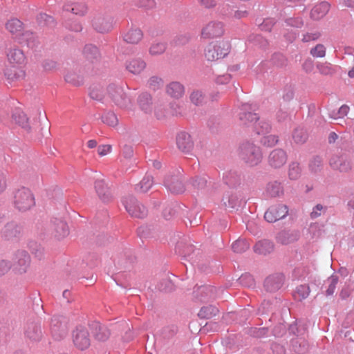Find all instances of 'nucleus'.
<instances>
[{
  "label": "nucleus",
  "instance_id": "obj_1",
  "mask_svg": "<svg viewBox=\"0 0 354 354\" xmlns=\"http://www.w3.org/2000/svg\"><path fill=\"white\" fill-rule=\"evenodd\" d=\"M238 156L243 163L250 167L259 165L263 158L261 148L251 141H244L239 145Z\"/></svg>",
  "mask_w": 354,
  "mask_h": 354
},
{
  "label": "nucleus",
  "instance_id": "obj_2",
  "mask_svg": "<svg viewBox=\"0 0 354 354\" xmlns=\"http://www.w3.org/2000/svg\"><path fill=\"white\" fill-rule=\"evenodd\" d=\"M14 205L21 212L30 209L35 205L33 194L28 188L24 187L17 189L14 193Z\"/></svg>",
  "mask_w": 354,
  "mask_h": 354
},
{
  "label": "nucleus",
  "instance_id": "obj_3",
  "mask_svg": "<svg viewBox=\"0 0 354 354\" xmlns=\"http://www.w3.org/2000/svg\"><path fill=\"white\" fill-rule=\"evenodd\" d=\"M230 48V44L226 41L211 42L205 49V57L209 62L223 59L229 54Z\"/></svg>",
  "mask_w": 354,
  "mask_h": 354
},
{
  "label": "nucleus",
  "instance_id": "obj_4",
  "mask_svg": "<svg viewBox=\"0 0 354 354\" xmlns=\"http://www.w3.org/2000/svg\"><path fill=\"white\" fill-rule=\"evenodd\" d=\"M107 95L116 106L121 108H126L131 103L122 84H110L107 87Z\"/></svg>",
  "mask_w": 354,
  "mask_h": 354
},
{
  "label": "nucleus",
  "instance_id": "obj_5",
  "mask_svg": "<svg viewBox=\"0 0 354 354\" xmlns=\"http://www.w3.org/2000/svg\"><path fill=\"white\" fill-rule=\"evenodd\" d=\"M257 106L255 104L243 103L239 107L238 117L244 125H250L259 119L256 113Z\"/></svg>",
  "mask_w": 354,
  "mask_h": 354
},
{
  "label": "nucleus",
  "instance_id": "obj_6",
  "mask_svg": "<svg viewBox=\"0 0 354 354\" xmlns=\"http://www.w3.org/2000/svg\"><path fill=\"white\" fill-rule=\"evenodd\" d=\"M164 185L171 193L182 194L185 190V185L183 183L182 175L179 170H176L167 175L164 180Z\"/></svg>",
  "mask_w": 354,
  "mask_h": 354
},
{
  "label": "nucleus",
  "instance_id": "obj_7",
  "mask_svg": "<svg viewBox=\"0 0 354 354\" xmlns=\"http://www.w3.org/2000/svg\"><path fill=\"white\" fill-rule=\"evenodd\" d=\"M127 212L133 217L144 218L147 214L146 207L140 204L133 196H129L122 201Z\"/></svg>",
  "mask_w": 354,
  "mask_h": 354
},
{
  "label": "nucleus",
  "instance_id": "obj_8",
  "mask_svg": "<svg viewBox=\"0 0 354 354\" xmlns=\"http://www.w3.org/2000/svg\"><path fill=\"white\" fill-rule=\"evenodd\" d=\"M14 270L19 274H24L30 263V257L28 252L24 250H17L12 259Z\"/></svg>",
  "mask_w": 354,
  "mask_h": 354
},
{
  "label": "nucleus",
  "instance_id": "obj_9",
  "mask_svg": "<svg viewBox=\"0 0 354 354\" xmlns=\"http://www.w3.org/2000/svg\"><path fill=\"white\" fill-rule=\"evenodd\" d=\"M50 333L55 340H60L66 335L67 326L64 317L55 315L51 318Z\"/></svg>",
  "mask_w": 354,
  "mask_h": 354
},
{
  "label": "nucleus",
  "instance_id": "obj_10",
  "mask_svg": "<svg viewBox=\"0 0 354 354\" xmlns=\"http://www.w3.org/2000/svg\"><path fill=\"white\" fill-rule=\"evenodd\" d=\"M92 26L97 32H109L113 27V18L109 15H97L92 20Z\"/></svg>",
  "mask_w": 354,
  "mask_h": 354
},
{
  "label": "nucleus",
  "instance_id": "obj_11",
  "mask_svg": "<svg viewBox=\"0 0 354 354\" xmlns=\"http://www.w3.org/2000/svg\"><path fill=\"white\" fill-rule=\"evenodd\" d=\"M73 342L74 345L80 350L88 348L91 344V339L88 330L79 326L73 332Z\"/></svg>",
  "mask_w": 354,
  "mask_h": 354
},
{
  "label": "nucleus",
  "instance_id": "obj_12",
  "mask_svg": "<svg viewBox=\"0 0 354 354\" xmlns=\"http://www.w3.org/2000/svg\"><path fill=\"white\" fill-rule=\"evenodd\" d=\"M288 214V208L286 205L277 204L268 209L265 212L264 218L269 223H274L285 218Z\"/></svg>",
  "mask_w": 354,
  "mask_h": 354
},
{
  "label": "nucleus",
  "instance_id": "obj_13",
  "mask_svg": "<svg viewBox=\"0 0 354 354\" xmlns=\"http://www.w3.org/2000/svg\"><path fill=\"white\" fill-rule=\"evenodd\" d=\"M288 155L282 149H274L272 150L268 156V164L272 169L281 168L287 162Z\"/></svg>",
  "mask_w": 354,
  "mask_h": 354
},
{
  "label": "nucleus",
  "instance_id": "obj_14",
  "mask_svg": "<svg viewBox=\"0 0 354 354\" xmlns=\"http://www.w3.org/2000/svg\"><path fill=\"white\" fill-rule=\"evenodd\" d=\"M49 231L57 239H63L69 234V229L66 223L57 218H54L50 221Z\"/></svg>",
  "mask_w": 354,
  "mask_h": 354
},
{
  "label": "nucleus",
  "instance_id": "obj_15",
  "mask_svg": "<svg viewBox=\"0 0 354 354\" xmlns=\"http://www.w3.org/2000/svg\"><path fill=\"white\" fill-rule=\"evenodd\" d=\"M223 33V24L221 22L211 21L203 28L201 36L205 39H212L221 37Z\"/></svg>",
  "mask_w": 354,
  "mask_h": 354
},
{
  "label": "nucleus",
  "instance_id": "obj_16",
  "mask_svg": "<svg viewBox=\"0 0 354 354\" xmlns=\"http://www.w3.org/2000/svg\"><path fill=\"white\" fill-rule=\"evenodd\" d=\"M288 331L290 334L299 336L300 335L299 328L297 324L290 325ZM292 346L295 352L303 353L307 350V344L304 339L297 337L291 340Z\"/></svg>",
  "mask_w": 354,
  "mask_h": 354
},
{
  "label": "nucleus",
  "instance_id": "obj_17",
  "mask_svg": "<svg viewBox=\"0 0 354 354\" xmlns=\"http://www.w3.org/2000/svg\"><path fill=\"white\" fill-rule=\"evenodd\" d=\"M284 279V275L281 273L270 275L266 279L264 287L268 292H275L282 287Z\"/></svg>",
  "mask_w": 354,
  "mask_h": 354
},
{
  "label": "nucleus",
  "instance_id": "obj_18",
  "mask_svg": "<svg viewBox=\"0 0 354 354\" xmlns=\"http://www.w3.org/2000/svg\"><path fill=\"white\" fill-rule=\"evenodd\" d=\"M21 227L17 223L12 221L8 223L1 231V237L5 240H13L19 236Z\"/></svg>",
  "mask_w": 354,
  "mask_h": 354
},
{
  "label": "nucleus",
  "instance_id": "obj_19",
  "mask_svg": "<svg viewBox=\"0 0 354 354\" xmlns=\"http://www.w3.org/2000/svg\"><path fill=\"white\" fill-rule=\"evenodd\" d=\"M176 145L178 148L185 153H189L193 147L194 142L191 136L185 131H181L176 136Z\"/></svg>",
  "mask_w": 354,
  "mask_h": 354
},
{
  "label": "nucleus",
  "instance_id": "obj_20",
  "mask_svg": "<svg viewBox=\"0 0 354 354\" xmlns=\"http://www.w3.org/2000/svg\"><path fill=\"white\" fill-rule=\"evenodd\" d=\"M6 55L8 61L13 66H20L26 62V56L23 50L17 47L9 48Z\"/></svg>",
  "mask_w": 354,
  "mask_h": 354
},
{
  "label": "nucleus",
  "instance_id": "obj_21",
  "mask_svg": "<svg viewBox=\"0 0 354 354\" xmlns=\"http://www.w3.org/2000/svg\"><path fill=\"white\" fill-rule=\"evenodd\" d=\"M25 336L31 342H38L41 339L42 332L39 324L28 322L25 327Z\"/></svg>",
  "mask_w": 354,
  "mask_h": 354
},
{
  "label": "nucleus",
  "instance_id": "obj_22",
  "mask_svg": "<svg viewBox=\"0 0 354 354\" xmlns=\"http://www.w3.org/2000/svg\"><path fill=\"white\" fill-rule=\"evenodd\" d=\"M95 189L99 198L104 202H109L112 195L109 190L108 185L105 183L104 180H96L94 183Z\"/></svg>",
  "mask_w": 354,
  "mask_h": 354
},
{
  "label": "nucleus",
  "instance_id": "obj_23",
  "mask_svg": "<svg viewBox=\"0 0 354 354\" xmlns=\"http://www.w3.org/2000/svg\"><path fill=\"white\" fill-rule=\"evenodd\" d=\"M313 269V265L308 262L302 263L297 266L292 272L295 279L304 280L310 277V274Z\"/></svg>",
  "mask_w": 354,
  "mask_h": 354
},
{
  "label": "nucleus",
  "instance_id": "obj_24",
  "mask_svg": "<svg viewBox=\"0 0 354 354\" xmlns=\"http://www.w3.org/2000/svg\"><path fill=\"white\" fill-rule=\"evenodd\" d=\"M284 194L282 183L279 180H272L266 185V194L271 198H277L283 196Z\"/></svg>",
  "mask_w": 354,
  "mask_h": 354
},
{
  "label": "nucleus",
  "instance_id": "obj_25",
  "mask_svg": "<svg viewBox=\"0 0 354 354\" xmlns=\"http://www.w3.org/2000/svg\"><path fill=\"white\" fill-rule=\"evenodd\" d=\"M330 166L341 172H347L351 169L350 160L344 156H334L330 160Z\"/></svg>",
  "mask_w": 354,
  "mask_h": 354
},
{
  "label": "nucleus",
  "instance_id": "obj_26",
  "mask_svg": "<svg viewBox=\"0 0 354 354\" xmlns=\"http://www.w3.org/2000/svg\"><path fill=\"white\" fill-rule=\"evenodd\" d=\"M242 180L241 173L236 170L227 171L223 174V180L230 187H234L241 184Z\"/></svg>",
  "mask_w": 354,
  "mask_h": 354
},
{
  "label": "nucleus",
  "instance_id": "obj_27",
  "mask_svg": "<svg viewBox=\"0 0 354 354\" xmlns=\"http://www.w3.org/2000/svg\"><path fill=\"white\" fill-rule=\"evenodd\" d=\"M146 67L145 62L140 58H134L126 63L127 70L132 74H140Z\"/></svg>",
  "mask_w": 354,
  "mask_h": 354
},
{
  "label": "nucleus",
  "instance_id": "obj_28",
  "mask_svg": "<svg viewBox=\"0 0 354 354\" xmlns=\"http://www.w3.org/2000/svg\"><path fill=\"white\" fill-rule=\"evenodd\" d=\"M167 93L174 98H180L185 93V87L179 82H171L166 86Z\"/></svg>",
  "mask_w": 354,
  "mask_h": 354
},
{
  "label": "nucleus",
  "instance_id": "obj_29",
  "mask_svg": "<svg viewBox=\"0 0 354 354\" xmlns=\"http://www.w3.org/2000/svg\"><path fill=\"white\" fill-rule=\"evenodd\" d=\"M329 9V3L322 1L313 8L310 12V17L314 20H319L328 13Z\"/></svg>",
  "mask_w": 354,
  "mask_h": 354
},
{
  "label": "nucleus",
  "instance_id": "obj_30",
  "mask_svg": "<svg viewBox=\"0 0 354 354\" xmlns=\"http://www.w3.org/2000/svg\"><path fill=\"white\" fill-rule=\"evenodd\" d=\"M299 235L297 232L290 230H283L278 233L276 239L277 242L288 245L298 239Z\"/></svg>",
  "mask_w": 354,
  "mask_h": 354
},
{
  "label": "nucleus",
  "instance_id": "obj_31",
  "mask_svg": "<svg viewBox=\"0 0 354 354\" xmlns=\"http://www.w3.org/2000/svg\"><path fill=\"white\" fill-rule=\"evenodd\" d=\"M94 337L100 341L106 340L110 335L109 329L99 322H94L91 325Z\"/></svg>",
  "mask_w": 354,
  "mask_h": 354
},
{
  "label": "nucleus",
  "instance_id": "obj_32",
  "mask_svg": "<svg viewBox=\"0 0 354 354\" xmlns=\"http://www.w3.org/2000/svg\"><path fill=\"white\" fill-rule=\"evenodd\" d=\"M274 250V243L267 239L258 241L254 246V251L259 254H267Z\"/></svg>",
  "mask_w": 354,
  "mask_h": 354
},
{
  "label": "nucleus",
  "instance_id": "obj_33",
  "mask_svg": "<svg viewBox=\"0 0 354 354\" xmlns=\"http://www.w3.org/2000/svg\"><path fill=\"white\" fill-rule=\"evenodd\" d=\"M12 119L26 131H29L30 130L28 119L24 112L21 109H17L15 110L12 113Z\"/></svg>",
  "mask_w": 354,
  "mask_h": 354
},
{
  "label": "nucleus",
  "instance_id": "obj_34",
  "mask_svg": "<svg viewBox=\"0 0 354 354\" xmlns=\"http://www.w3.org/2000/svg\"><path fill=\"white\" fill-rule=\"evenodd\" d=\"M21 44H26L28 48H33L37 45V40L33 32L25 31L17 38Z\"/></svg>",
  "mask_w": 354,
  "mask_h": 354
},
{
  "label": "nucleus",
  "instance_id": "obj_35",
  "mask_svg": "<svg viewBox=\"0 0 354 354\" xmlns=\"http://www.w3.org/2000/svg\"><path fill=\"white\" fill-rule=\"evenodd\" d=\"M138 103L144 112L148 113L152 111V98L149 93H141L138 97Z\"/></svg>",
  "mask_w": 354,
  "mask_h": 354
},
{
  "label": "nucleus",
  "instance_id": "obj_36",
  "mask_svg": "<svg viewBox=\"0 0 354 354\" xmlns=\"http://www.w3.org/2000/svg\"><path fill=\"white\" fill-rule=\"evenodd\" d=\"M6 28L12 35L18 37L21 35V31L23 29V23L19 19L13 18L7 21Z\"/></svg>",
  "mask_w": 354,
  "mask_h": 354
},
{
  "label": "nucleus",
  "instance_id": "obj_37",
  "mask_svg": "<svg viewBox=\"0 0 354 354\" xmlns=\"http://www.w3.org/2000/svg\"><path fill=\"white\" fill-rule=\"evenodd\" d=\"M142 32L139 28H131L127 32L124 36L123 39L127 43L137 44L142 38Z\"/></svg>",
  "mask_w": 354,
  "mask_h": 354
},
{
  "label": "nucleus",
  "instance_id": "obj_38",
  "mask_svg": "<svg viewBox=\"0 0 354 354\" xmlns=\"http://www.w3.org/2000/svg\"><path fill=\"white\" fill-rule=\"evenodd\" d=\"M83 54L86 59L91 62L97 60L100 57V52L98 48L92 44H86L84 46Z\"/></svg>",
  "mask_w": 354,
  "mask_h": 354
},
{
  "label": "nucleus",
  "instance_id": "obj_39",
  "mask_svg": "<svg viewBox=\"0 0 354 354\" xmlns=\"http://www.w3.org/2000/svg\"><path fill=\"white\" fill-rule=\"evenodd\" d=\"M15 66L12 65L11 68H7L5 71V75L10 82L23 78L25 75V73L23 70Z\"/></svg>",
  "mask_w": 354,
  "mask_h": 354
},
{
  "label": "nucleus",
  "instance_id": "obj_40",
  "mask_svg": "<svg viewBox=\"0 0 354 354\" xmlns=\"http://www.w3.org/2000/svg\"><path fill=\"white\" fill-rule=\"evenodd\" d=\"M153 184V177L149 174H146L139 184L136 185L135 189L137 192L145 193L150 189Z\"/></svg>",
  "mask_w": 354,
  "mask_h": 354
},
{
  "label": "nucleus",
  "instance_id": "obj_41",
  "mask_svg": "<svg viewBox=\"0 0 354 354\" xmlns=\"http://www.w3.org/2000/svg\"><path fill=\"white\" fill-rule=\"evenodd\" d=\"M301 174V168L297 162H291L288 165V176L290 180H298Z\"/></svg>",
  "mask_w": 354,
  "mask_h": 354
},
{
  "label": "nucleus",
  "instance_id": "obj_42",
  "mask_svg": "<svg viewBox=\"0 0 354 354\" xmlns=\"http://www.w3.org/2000/svg\"><path fill=\"white\" fill-rule=\"evenodd\" d=\"M254 128L257 134H266L270 132L271 125L269 122L259 118L254 122Z\"/></svg>",
  "mask_w": 354,
  "mask_h": 354
},
{
  "label": "nucleus",
  "instance_id": "obj_43",
  "mask_svg": "<svg viewBox=\"0 0 354 354\" xmlns=\"http://www.w3.org/2000/svg\"><path fill=\"white\" fill-rule=\"evenodd\" d=\"M167 42L165 41H154L149 48V53L152 56L162 54L167 49Z\"/></svg>",
  "mask_w": 354,
  "mask_h": 354
},
{
  "label": "nucleus",
  "instance_id": "obj_44",
  "mask_svg": "<svg viewBox=\"0 0 354 354\" xmlns=\"http://www.w3.org/2000/svg\"><path fill=\"white\" fill-rule=\"evenodd\" d=\"M201 294V301H205L206 299H214L216 296V288L210 286H201L199 288Z\"/></svg>",
  "mask_w": 354,
  "mask_h": 354
},
{
  "label": "nucleus",
  "instance_id": "obj_45",
  "mask_svg": "<svg viewBox=\"0 0 354 354\" xmlns=\"http://www.w3.org/2000/svg\"><path fill=\"white\" fill-rule=\"evenodd\" d=\"M218 312V310L216 306L209 305L202 307L198 313V316L202 319H209L215 316Z\"/></svg>",
  "mask_w": 354,
  "mask_h": 354
},
{
  "label": "nucleus",
  "instance_id": "obj_46",
  "mask_svg": "<svg viewBox=\"0 0 354 354\" xmlns=\"http://www.w3.org/2000/svg\"><path fill=\"white\" fill-rule=\"evenodd\" d=\"M310 294V288L308 285H300L297 287L295 292L294 297L295 299L302 301L306 299Z\"/></svg>",
  "mask_w": 354,
  "mask_h": 354
},
{
  "label": "nucleus",
  "instance_id": "obj_47",
  "mask_svg": "<svg viewBox=\"0 0 354 354\" xmlns=\"http://www.w3.org/2000/svg\"><path fill=\"white\" fill-rule=\"evenodd\" d=\"M65 80L66 82L71 84L74 86H80L83 84L84 77L82 75L76 73L74 71L68 72L65 75Z\"/></svg>",
  "mask_w": 354,
  "mask_h": 354
},
{
  "label": "nucleus",
  "instance_id": "obj_48",
  "mask_svg": "<svg viewBox=\"0 0 354 354\" xmlns=\"http://www.w3.org/2000/svg\"><path fill=\"white\" fill-rule=\"evenodd\" d=\"M102 121L108 126L114 127L118 124V119L116 115L112 111L105 112L102 115Z\"/></svg>",
  "mask_w": 354,
  "mask_h": 354
},
{
  "label": "nucleus",
  "instance_id": "obj_49",
  "mask_svg": "<svg viewBox=\"0 0 354 354\" xmlns=\"http://www.w3.org/2000/svg\"><path fill=\"white\" fill-rule=\"evenodd\" d=\"M292 138L295 142L297 144H303L306 141L308 135L304 129L301 127H297L294 130L292 133Z\"/></svg>",
  "mask_w": 354,
  "mask_h": 354
},
{
  "label": "nucleus",
  "instance_id": "obj_50",
  "mask_svg": "<svg viewBox=\"0 0 354 354\" xmlns=\"http://www.w3.org/2000/svg\"><path fill=\"white\" fill-rule=\"evenodd\" d=\"M250 248V243L245 239H239L232 243V248L234 252L242 253Z\"/></svg>",
  "mask_w": 354,
  "mask_h": 354
},
{
  "label": "nucleus",
  "instance_id": "obj_51",
  "mask_svg": "<svg viewBox=\"0 0 354 354\" xmlns=\"http://www.w3.org/2000/svg\"><path fill=\"white\" fill-rule=\"evenodd\" d=\"M64 10L66 11L71 10L75 15H84L86 12L87 8L84 3H80L73 5L71 8L68 5L64 6Z\"/></svg>",
  "mask_w": 354,
  "mask_h": 354
},
{
  "label": "nucleus",
  "instance_id": "obj_52",
  "mask_svg": "<svg viewBox=\"0 0 354 354\" xmlns=\"http://www.w3.org/2000/svg\"><path fill=\"white\" fill-rule=\"evenodd\" d=\"M90 97L95 100L102 101L104 98L103 91L100 85H93L90 87Z\"/></svg>",
  "mask_w": 354,
  "mask_h": 354
},
{
  "label": "nucleus",
  "instance_id": "obj_53",
  "mask_svg": "<svg viewBox=\"0 0 354 354\" xmlns=\"http://www.w3.org/2000/svg\"><path fill=\"white\" fill-rule=\"evenodd\" d=\"M223 205L228 208L235 209L242 204V199H240L236 194H232L227 198V203L223 199Z\"/></svg>",
  "mask_w": 354,
  "mask_h": 354
},
{
  "label": "nucleus",
  "instance_id": "obj_54",
  "mask_svg": "<svg viewBox=\"0 0 354 354\" xmlns=\"http://www.w3.org/2000/svg\"><path fill=\"white\" fill-rule=\"evenodd\" d=\"M191 102L196 106L203 105L205 102V96L201 91H192L189 96Z\"/></svg>",
  "mask_w": 354,
  "mask_h": 354
},
{
  "label": "nucleus",
  "instance_id": "obj_55",
  "mask_svg": "<svg viewBox=\"0 0 354 354\" xmlns=\"http://www.w3.org/2000/svg\"><path fill=\"white\" fill-rule=\"evenodd\" d=\"M323 165V160L320 156L313 157L309 162V169L313 173L321 171Z\"/></svg>",
  "mask_w": 354,
  "mask_h": 354
},
{
  "label": "nucleus",
  "instance_id": "obj_56",
  "mask_svg": "<svg viewBox=\"0 0 354 354\" xmlns=\"http://www.w3.org/2000/svg\"><path fill=\"white\" fill-rule=\"evenodd\" d=\"M248 42L260 48H265L268 45V41L260 35H251L248 38Z\"/></svg>",
  "mask_w": 354,
  "mask_h": 354
},
{
  "label": "nucleus",
  "instance_id": "obj_57",
  "mask_svg": "<svg viewBox=\"0 0 354 354\" xmlns=\"http://www.w3.org/2000/svg\"><path fill=\"white\" fill-rule=\"evenodd\" d=\"M220 12L223 15L233 17L236 19H241L245 17L248 14L245 10H236L233 12L232 10H229L228 8L225 10V6H223Z\"/></svg>",
  "mask_w": 354,
  "mask_h": 354
},
{
  "label": "nucleus",
  "instance_id": "obj_58",
  "mask_svg": "<svg viewBox=\"0 0 354 354\" xmlns=\"http://www.w3.org/2000/svg\"><path fill=\"white\" fill-rule=\"evenodd\" d=\"M163 83V80L161 77L158 76H152L148 80V86L151 89L156 91L162 87Z\"/></svg>",
  "mask_w": 354,
  "mask_h": 354
},
{
  "label": "nucleus",
  "instance_id": "obj_59",
  "mask_svg": "<svg viewBox=\"0 0 354 354\" xmlns=\"http://www.w3.org/2000/svg\"><path fill=\"white\" fill-rule=\"evenodd\" d=\"M339 278L338 276L333 274L327 279V283H328V287L326 291L327 295H332L336 288V286L338 283Z\"/></svg>",
  "mask_w": 354,
  "mask_h": 354
},
{
  "label": "nucleus",
  "instance_id": "obj_60",
  "mask_svg": "<svg viewBox=\"0 0 354 354\" xmlns=\"http://www.w3.org/2000/svg\"><path fill=\"white\" fill-rule=\"evenodd\" d=\"M310 53L314 57H324L326 55V48L323 44H317L314 48L310 49Z\"/></svg>",
  "mask_w": 354,
  "mask_h": 354
},
{
  "label": "nucleus",
  "instance_id": "obj_61",
  "mask_svg": "<svg viewBox=\"0 0 354 354\" xmlns=\"http://www.w3.org/2000/svg\"><path fill=\"white\" fill-rule=\"evenodd\" d=\"M239 282L241 286H245V287L250 288V287H252L254 285V280L253 277L248 273L242 274L239 278Z\"/></svg>",
  "mask_w": 354,
  "mask_h": 354
},
{
  "label": "nucleus",
  "instance_id": "obj_62",
  "mask_svg": "<svg viewBox=\"0 0 354 354\" xmlns=\"http://www.w3.org/2000/svg\"><path fill=\"white\" fill-rule=\"evenodd\" d=\"M278 137L274 135H268L266 136H263L261 139V143L267 147H271L274 146L278 143Z\"/></svg>",
  "mask_w": 354,
  "mask_h": 354
},
{
  "label": "nucleus",
  "instance_id": "obj_63",
  "mask_svg": "<svg viewBox=\"0 0 354 354\" xmlns=\"http://www.w3.org/2000/svg\"><path fill=\"white\" fill-rule=\"evenodd\" d=\"M349 106L344 104L342 105L337 111H331L329 114L330 117L333 119L341 118L346 115L349 111Z\"/></svg>",
  "mask_w": 354,
  "mask_h": 354
},
{
  "label": "nucleus",
  "instance_id": "obj_64",
  "mask_svg": "<svg viewBox=\"0 0 354 354\" xmlns=\"http://www.w3.org/2000/svg\"><path fill=\"white\" fill-rule=\"evenodd\" d=\"M207 183V179L205 176L202 177H196L195 178H193L191 182L190 185L196 188V189H203L206 187Z\"/></svg>",
  "mask_w": 354,
  "mask_h": 354
}]
</instances>
